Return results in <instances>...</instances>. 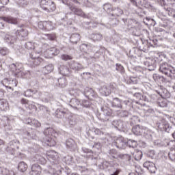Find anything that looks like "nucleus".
<instances>
[{"label": "nucleus", "instance_id": "25", "mask_svg": "<svg viewBox=\"0 0 175 175\" xmlns=\"http://www.w3.org/2000/svg\"><path fill=\"white\" fill-rule=\"evenodd\" d=\"M104 10L105 12H114V8H113V5L110 3H106L104 5Z\"/></svg>", "mask_w": 175, "mask_h": 175}, {"label": "nucleus", "instance_id": "18", "mask_svg": "<svg viewBox=\"0 0 175 175\" xmlns=\"http://www.w3.org/2000/svg\"><path fill=\"white\" fill-rule=\"evenodd\" d=\"M91 38L94 42H100L103 39V36L100 33H93L91 36Z\"/></svg>", "mask_w": 175, "mask_h": 175}, {"label": "nucleus", "instance_id": "40", "mask_svg": "<svg viewBox=\"0 0 175 175\" xmlns=\"http://www.w3.org/2000/svg\"><path fill=\"white\" fill-rule=\"evenodd\" d=\"M157 81H163V77L161 76H156Z\"/></svg>", "mask_w": 175, "mask_h": 175}, {"label": "nucleus", "instance_id": "2", "mask_svg": "<svg viewBox=\"0 0 175 175\" xmlns=\"http://www.w3.org/2000/svg\"><path fill=\"white\" fill-rule=\"evenodd\" d=\"M11 68L15 77H23V76H24V67L22 64H12Z\"/></svg>", "mask_w": 175, "mask_h": 175}, {"label": "nucleus", "instance_id": "26", "mask_svg": "<svg viewBox=\"0 0 175 175\" xmlns=\"http://www.w3.org/2000/svg\"><path fill=\"white\" fill-rule=\"evenodd\" d=\"M45 36H47L49 40H57V34L55 33L45 34Z\"/></svg>", "mask_w": 175, "mask_h": 175}, {"label": "nucleus", "instance_id": "15", "mask_svg": "<svg viewBox=\"0 0 175 175\" xmlns=\"http://www.w3.org/2000/svg\"><path fill=\"white\" fill-rule=\"evenodd\" d=\"M113 144L118 148H124V147H125V144H126V142H125V139H124L123 137H119L116 139Z\"/></svg>", "mask_w": 175, "mask_h": 175}, {"label": "nucleus", "instance_id": "43", "mask_svg": "<svg viewBox=\"0 0 175 175\" xmlns=\"http://www.w3.org/2000/svg\"><path fill=\"white\" fill-rule=\"evenodd\" d=\"M156 92L158 94V95H160V96L163 97V95L162 94V90H160V91L156 90Z\"/></svg>", "mask_w": 175, "mask_h": 175}, {"label": "nucleus", "instance_id": "46", "mask_svg": "<svg viewBox=\"0 0 175 175\" xmlns=\"http://www.w3.org/2000/svg\"><path fill=\"white\" fill-rule=\"evenodd\" d=\"M42 161H45L44 158L41 157Z\"/></svg>", "mask_w": 175, "mask_h": 175}, {"label": "nucleus", "instance_id": "41", "mask_svg": "<svg viewBox=\"0 0 175 175\" xmlns=\"http://www.w3.org/2000/svg\"><path fill=\"white\" fill-rule=\"evenodd\" d=\"M5 96V90H0V99L1 98H3Z\"/></svg>", "mask_w": 175, "mask_h": 175}, {"label": "nucleus", "instance_id": "8", "mask_svg": "<svg viewBox=\"0 0 175 175\" xmlns=\"http://www.w3.org/2000/svg\"><path fill=\"white\" fill-rule=\"evenodd\" d=\"M38 28L42 29V31H52L53 22L50 21H40L38 23Z\"/></svg>", "mask_w": 175, "mask_h": 175}, {"label": "nucleus", "instance_id": "35", "mask_svg": "<svg viewBox=\"0 0 175 175\" xmlns=\"http://www.w3.org/2000/svg\"><path fill=\"white\" fill-rule=\"evenodd\" d=\"M29 110H38V107L33 104H30L28 106Z\"/></svg>", "mask_w": 175, "mask_h": 175}, {"label": "nucleus", "instance_id": "1", "mask_svg": "<svg viewBox=\"0 0 175 175\" xmlns=\"http://www.w3.org/2000/svg\"><path fill=\"white\" fill-rule=\"evenodd\" d=\"M40 6L43 10L49 13H53V12H55V9H57L55 3L52 0H41Z\"/></svg>", "mask_w": 175, "mask_h": 175}, {"label": "nucleus", "instance_id": "32", "mask_svg": "<svg viewBox=\"0 0 175 175\" xmlns=\"http://www.w3.org/2000/svg\"><path fill=\"white\" fill-rule=\"evenodd\" d=\"M8 54H9V49H8L7 48H1L0 49V55L5 56V55H8Z\"/></svg>", "mask_w": 175, "mask_h": 175}, {"label": "nucleus", "instance_id": "50", "mask_svg": "<svg viewBox=\"0 0 175 175\" xmlns=\"http://www.w3.org/2000/svg\"><path fill=\"white\" fill-rule=\"evenodd\" d=\"M136 103H139V102H136Z\"/></svg>", "mask_w": 175, "mask_h": 175}, {"label": "nucleus", "instance_id": "49", "mask_svg": "<svg viewBox=\"0 0 175 175\" xmlns=\"http://www.w3.org/2000/svg\"><path fill=\"white\" fill-rule=\"evenodd\" d=\"M173 17H175V15H173Z\"/></svg>", "mask_w": 175, "mask_h": 175}, {"label": "nucleus", "instance_id": "47", "mask_svg": "<svg viewBox=\"0 0 175 175\" xmlns=\"http://www.w3.org/2000/svg\"><path fill=\"white\" fill-rule=\"evenodd\" d=\"M82 46H87V44H83Z\"/></svg>", "mask_w": 175, "mask_h": 175}, {"label": "nucleus", "instance_id": "31", "mask_svg": "<svg viewBox=\"0 0 175 175\" xmlns=\"http://www.w3.org/2000/svg\"><path fill=\"white\" fill-rule=\"evenodd\" d=\"M169 158L173 162H175V150H171L169 154Z\"/></svg>", "mask_w": 175, "mask_h": 175}, {"label": "nucleus", "instance_id": "3", "mask_svg": "<svg viewBox=\"0 0 175 175\" xmlns=\"http://www.w3.org/2000/svg\"><path fill=\"white\" fill-rule=\"evenodd\" d=\"M48 132L49 133L50 132L53 134H51L50 137H48L46 138V143L50 147H54V146H56L57 144V135L58 134H57L53 129H47L44 131V134L46 135Z\"/></svg>", "mask_w": 175, "mask_h": 175}, {"label": "nucleus", "instance_id": "11", "mask_svg": "<svg viewBox=\"0 0 175 175\" xmlns=\"http://www.w3.org/2000/svg\"><path fill=\"white\" fill-rule=\"evenodd\" d=\"M70 9L77 16H80V17H83V18H88V15H86L85 13H84V12H83V10L80 8H77L75 6L71 5L70 6Z\"/></svg>", "mask_w": 175, "mask_h": 175}, {"label": "nucleus", "instance_id": "23", "mask_svg": "<svg viewBox=\"0 0 175 175\" xmlns=\"http://www.w3.org/2000/svg\"><path fill=\"white\" fill-rule=\"evenodd\" d=\"M53 70H54V67L51 65L46 66L43 68V72L45 75H49V73H51Z\"/></svg>", "mask_w": 175, "mask_h": 175}, {"label": "nucleus", "instance_id": "39", "mask_svg": "<svg viewBox=\"0 0 175 175\" xmlns=\"http://www.w3.org/2000/svg\"><path fill=\"white\" fill-rule=\"evenodd\" d=\"M116 66H117L116 68L117 70H122L124 69V66H122L121 64H117Z\"/></svg>", "mask_w": 175, "mask_h": 175}, {"label": "nucleus", "instance_id": "27", "mask_svg": "<svg viewBox=\"0 0 175 175\" xmlns=\"http://www.w3.org/2000/svg\"><path fill=\"white\" fill-rule=\"evenodd\" d=\"M61 59L63 61H70L71 59H73V57L72 55L63 54L60 57Z\"/></svg>", "mask_w": 175, "mask_h": 175}, {"label": "nucleus", "instance_id": "30", "mask_svg": "<svg viewBox=\"0 0 175 175\" xmlns=\"http://www.w3.org/2000/svg\"><path fill=\"white\" fill-rule=\"evenodd\" d=\"M25 47L27 49V50H35V45L31 42H27Z\"/></svg>", "mask_w": 175, "mask_h": 175}, {"label": "nucleus", "instance_id": "14", "mask_svg": "<svg viewBox=\"0 0 175 175\" xmlns=\"http://www.w3.org/2000/svg\"><path fill=\"white\" fill-rule=\"evenodd\" d=\"M157 126L162 132H169V123L165 120H161L157 124Z\"/></svg>", "mask_w": 175, "mask_h": 175}, {"label": "nucleus", "instance_id": "13", "mask_svg": "<svg viewBox=\"0 0 175 175\" xmlns=\"http://www.w3.org/2000/svg\"><path fill=\"white\" fill-rule=\"evenodd\" d=\"M4 40L5 42H6V43H9L10 44H14V43H16V42H17V38L14 32H13L11 34H6L4 37Z\"/></svg>", "mask_w": 175, "mask_h": 175}, {"label": "nucleus", "instance_id": "29", "mask_svg": "<svg viewBox=\"0 0 175 175\" xmlns=\"http://www.w3.org/2000/svg\"><path fill=\"white\" fill-rule=\"evenodd\" d=\"M65 114V112L61 111L60 109H57L55 111V116L57 118H62Z\"/></svg>", "mask_w": 175, "mask_h": 175}, {"label": "nucleus", "instance_id": "19", "mask_svg": "<svg viewBox=\"0 0 175 175\" xmlns=\"http://www.w3.org/2000/svg\"><path fill=\"white\" fill-rule=\"evenodd\" d=\"M8 107H9V104L8 101L5 100H0V110H3V111L8 110Z\"/></svg>", "mask_w": 175, "mask_h": 175}, {"label": "nucleus", "instance_id": "33", "mask_svg": "<svg viewBox=\"0 0 175 175\" xmlns=\"http://www.w3.org/2000/svg\"><path fill=\"white\" fill-rule=\"evenodd\" d=\"M114 10H117L118 12H116V16H121V14H124V11L119 7L114 8Z\"/></svg>", "mask_w": 175, "mask_h": 175}, {"label": "nucleus", "instance_id": "4", "mask_svg": "<svg viewBox=\"0 0 175 175\" xmlns=\"http://www.w3.org/2000/svg\"><path fill=\"white\" fill-rule=\"evenodd\" d=\"M5 21L8 24H18V19L12 16H0V29L5 28V24L2 22Z\"/></svg>", "mask_w": 175, "mask_h": 175}, {"label": "nucleus", "instance_id": "17", "mask_svg": "<svg viewBox=\"0 0 175 175\" xmlns=\"http://www.w3.org/2000/svg\"><path fill=\"white\" fill-rule=\"evenodd\" d=\"M28 170V165L24 161H21L18 165V170L21 173L27 172Z\"/></svg>", "mask_w": 175, "mask_h": 175}, {"label": "nucleus", "instance_id": "9", "mask_svg": "<svg viewBox=\"0 0 175 175\" xmlns=\"http://www.w3.org/2000/svg\"><path fill=\"white\" fill-rule=\"evenodd\" d=\"M59 54V50H58L55 47L50 48L49 49H47L46 52L44 53V57L45 58H53V57L55 55H58Z\"/></svg>", "mask_w": 175, "mask_h": 175}, {"label": "nucleus", "instance_id": "44", "mask_svg": "<svg viewBox=\"0 0 175 175\" xmlns=\"http://www.w3.org/2000/svg\"><path fill=\"white\" fill-rule=\"evenodd\" d=\"M167 1H169L170 2H175V0H167ZM163 2H164L163 5H166V3H165V0H163Z\"/></svg>", "mask_w": 175, "mask_h": 175}, {"label": "nucleus", "instance_id": "45", "mask_svg": "<svg viewBox=\"0 0 175 175\" xmlns=\"http://www.w3.org/2000/svg\"><path fill=\"white\" fill-rule=\"evenodd\" d=\"M79 1H83V0H75L74 2H75V3H79Z\"/></svg>", "mask_w": 175, "mask_h": 175}, {"label": "nucleus", "instance_id": "34", "mask_svg": "<svg viewBox=\"0 0 175 175\" xmlns=\"http://www.w3.org/2000/svg\"><path fill=\"white\" fill-rule=\"evenodd\" d=\"M157 104H158V106H159L160 107H166L167 106V103H166L165 100L158 102Z\"/></svg>", "mask_w": 175, "mask_h": 175}, {"label": "nucleus", "instance_id": "22", "mask_svg": "<svg viewBox=\"0 0 175 175\" xmlns=\"http://www.w3.org/2000/svg\"><path fill=\"white\" fill-rule=\"evenodd\" d=\"M143 153L140 150H135L133 154V157H134L135 161H139V159H142V157Z\"/></svg>", "mask_w": 175, "mask_h": 175}, {"label": "nucleus", "instance_id": "12", "mask_svg": "<svg viewBox=\"0 0 175 175\" xmlns=\"http://www.w3.org/2000/svg\"><path fill=\"white\" fill-rule=\"evenodd\" d=\"M31 175H40L42 174V167L38 164H33L31 167V171L29 172Z\"/></svg>", "mask_w": 175, "mask_h": 175}, {"label": "nucleus", "instance_id": "16", "mask_svg": "<svg viewBox=\"0 0 175 175\" xmlns=\"http://www.w3.org/2000/svg\"><path fill=\"white\" fill-rule=\"evenodd\" d=\"M81 36L79 33H73L70 38V41L72 44H77L78 42H80Z\"/></svg>", "mask_w": 175, "mask_h": 175}, {"label": "nucleus", "instance_id": "10", "mask_svg": "<svg viewBox=\"0 0 175 175\" xmlns=\"http://www.w3.org/2000/svg\"><path fill=\"white\" fill-rule=\"evenodd\" d=\"M14 33H15L16 39H22V40H24V39H25V38H27V36L29 35L28 30L25 29L15 30Z\"/></svg>", "mask_w": 175, "mask_h": 175}, {"label": "nucleus", "instance_id": "6", "mask_svg": "<svg viewBox=\"0 0 175 175\" xmlns=\"http://www.w3.org/2000/svg\"><path fill=\"white\" fill-rule=\"evenodd\" d=\"M1 83L5 88H8L9 90H12V91H14L13 87H16L18 84V81L17 79H9L8 78H5L1 81Z\"/></svg>", "mask_w": 175, "mask_h": 175}, {"label": "nucleus", "instance_id": "21", "mask_svg": "<svg viewBox=\"0 0 175 175\" xmlns=\"http://www.w3.org/2000/svg\"><path fill=\"white\" fill-rule=\"evenodd\" d=\"M46 157H48V158H51V159H55V158H57V157H58V153H57L54 150H49L46 152Z\"/></svg>", "mask_w": 175, "mask_h": 175}, {"label": "nucleus", "instance_id": "42", "mask_svg": "<svg viewBox=\"0 0 175 175\" xmlns=\"http://www.w3.org/2000/svg\"><path fill=\"white\" fill-rule=\"evenodd\" d=\"M148 156L150 158H152L154 157V151L151 150L148 152Z\"/></svg>", "mask_w": 175, "mask_h": 175}, {"label": "nucleus", "instance_id": "24", "mask_svg": "<svg viewBox=\"0 0 175 175\" xmlns=\"http://www.w3.org/2000/svg\"><path fill=\"white\" fill-rule=\"evenodd\" d=\"M113 106L115 107H122V105L121 104V100L118 98H115L112 103Z\"/></svg>", "mask_w": 175, "mask_h": 175}, {"label": "nucleus", "instance_id": "20", "mask_svg": "<svg viewBox=\"0 0 175 175\" xmlns=\"http://www.w3.org/2000/svg\"><path fill=\"white\" fill-rule=\"evenodd\" d=\"M32 62L35 66H38L40 64L43 62V59L42 57H34L33 55H31Z\"/></svg>", "mask_w": 175, "mask_h": 175}, {"label": "nucleus", "instance_id": "38", "mask_svg": "<svg viewBox=\"0 0 175 175\" xmlns=\"http://www.w3.org/2000/svg\"><path fill=\"white\" fill-rule=\"evenodd\" d=\"M0 3L5 6V5H8V3H9V0H0Z\"/></svg>", "mask_w": 175, "mask_h": 175}, {"label": "nucleus", "instance_id": "5", "mask_svg": "<svg viewBox=\"0 0 175 175\" xmlns=\"http://www.w3.org/2000/svg\"><path fill=\"white\" fill-rule=\"evenodd\" d=\"M159 71L165 75V76H172L174 75L175 70L170 66L167 65V63H162L160 64Z\"/></svg>", "mask_w": 175, "mask_h": 175}, {"label": "nucleus", "instance_id": "48", "mask_svg": "<svg viewBox=\"0 0 175 175\" xmlns=\"http://www.w3.org/2000/svg\"><path fill=\"white\" fill-rule=\"evenodd\" d=\"M174 38H175V33H174Z\"/></svg>", "mask_w": 175, "mask_h": 175}, {"label": "nucleus", "instance_id": "36", "mask_svg": "<svg viewBox=\"0 0 175 175\" xmlns=\"http://www.w3.org/2000/svg\"><path fill=\"white\" fill-rule=\"evenodd\" d=\"M2 175H10V171L8 169H4L2 170Z\"/></svg>", "mask_w": 175, "mask_h": 175}, {"label": "nucleus", "instance_id": "37", "mask_svg": "<svg viewBox=\"0 0 175 175\" xmlns=\"http://www.w3.org/2000/svg\"><path fill=\"white\" fill-rule=\"evenodd\" d=\"M29 101L28 100H27L26 98H23L21 100V103H22V105H28V103Z\"/></svg>", "mask_w": 175, "mask_h": 175}, {"label": "nucleus", "instance_id": "7", "mask_svg": "<svg viewBox=\"0 0 175 175\" xmlns=\"http://www.w3.org/2000/svg\"><path fill=\"white\" fill-rule=\"evenodd\" d=\"M132 132L137 136H146L148 134V129L143 128L139 125L134 126L132 129Z\"/></svg>", "mask_w": 175, "mask_h": 175}, {"label": "nucleus", "instance_id": "28", "mask_svg": "<svg viewBox=\"0 0 175 175\" xmlns=\"http://www.w3.org/2000/svg\"><path fill=\"white\" fill-rule=\"evenodd\" d=\"M30 125L35 126V128H40V126H42V124H40L37 120H31Z\"/></svg>", "mask_w": 175, "mask_h": 175}]
</instances>
